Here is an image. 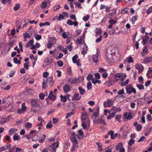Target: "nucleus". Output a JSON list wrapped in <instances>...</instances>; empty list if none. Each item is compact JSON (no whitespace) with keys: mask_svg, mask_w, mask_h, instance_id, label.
<instances>
[{"mask_svg":"<svg viewBox=\"0 0 152 152\" xmlns=\"http://www.w3.org/2000/svg\"><path fill=\"white\" fill-rule=\"evenodd\" d=\"M59 143L58 142L53 143L52 145H48V149L51 152H56V148L59 146Z\"/></svg>","mask_w":152,"mask_h":152,"instance_id":"f257e3e1","label":"nucleus"},{"mask_svg":"<svg viewBox=\"0 0 152 152\" xmlns=\"http://www.w3.org/2000/svg\"><path fill=\"white\" fill-rule=\"evenodd\" d=\"M78 56L77 54H76L72 58V61L74 63L76 64V65L78 66H81V65L80 64V59H78Z\"/></svg>","mask_w":152,"mask_h":152,"instance_id":"f03ea898","label":"nucleus"},{"mask_svg":"<svg viewBox=\"0 0 152 152\" xmlns=\"http://www.w3.org/2000/svg\"><path fill=\"white\" fill-rule=\"evenodd\" d=\"M126 92L128 94H131L132 92L134 94L136 93V89L134 88H132L129 86H126Z\"/></svg>","mask_w":152,"mask_h":152,"instance_id":"7ed1b4c3","label":"nucleus"},{"mask_svg":"<svg viewBox=\"0 0 152 152\" xmlns=\"http://www.w3.org/2000/svg\"><path fill=\"white\" fill-rule=\"evenodd\" d=\"M100 53V51L99 49H97L96 55H93L92 59L93 62L95 63H97L98 62V58Z\"/></svg>","mask_w":152,"mask_h":152,"instance_id":"20e7f679","label":"nucleus"},{"mask_svg":"<svg viewBox=\"0 0 152 152\" xmlns=\"http://www.w3.org/2000/svg\"><path fill=\"white\" fill-rule=\"evenodd\" d=\"M152 61V56L147 57H145L143 60L142 63L147 64L149 62Z\"/></svg>","mask_w":152,"mask_h":152,"instance_id":"39448f33","label":"nucleus"},{"mask_svg":"<svg viewBox=\"0 0 152 152\" xmlns=\"http://www.w3.org/2000/svg\"><path fill=\"white\" fill-rule=\"evenodd\" d=\"M81 98V96H79L78 94H74L72 100L73 101H75L80 100Z\"/></svg>","mask_w":152,"mask_h":152,"instance_id":"423d86ee","label":"nucleus"},{"mask_svg":"<svg viewBox=\"0 0 152 152\" xmlns=\"http://www.w3.org/2000/svg\"><path fill=\"white\" fill-rule=\"evenodd\" d=\"M135 67L136 69L138 70V72L139 73H140L143 70V67L142 65H140L139 64H137Z\"/></svg>","mask_w":152,"mask_h":152,"instance_id":"0eeeda50","label":"nucleus"},{"mask_svg":"<svg viewBox=\"0 0 152 152\" xmlns=\"http://www.w3.org/2000/svg\"><path fill=\"white\" fill-rule=\"evenodd\" d=\"M46 82L47 83H48L50 85L52 86L53 83L54 81L53 79V77H48L47 79H46Z\"/></svg>","mask_w":152,"mask_h":152,"instance_id":"6e6552de","label":"nucleus"},{"mask_svg":"<svg viewBox=\"0 0 152 152\" xmlns=\"http://www.w3.org/2000/svg\"><path fill=\"white\" fill-rule=\"evenodd\" d=\"M94 122L95 124H98L99 123H100L101 124H103L104 125H106V124L104 120L101 118L97 119L96 121H94Z\"/></svg>","mask_w":152,"mask_h":152,"instance_id":"1a4fd4ad","label":"nucleus"},{"mask_svg":"<svg viewBox=\"0 0 152 152\" xmlns=\"http://www.w3.org/2000/svg\"><path fill=\"white\" fill-rule=\"evenodd\" d=\"M122 78V74L121 73H118L115 75V79L116 81H118L120 79Z\"/></svg>","mask_w":152,"mask_h":152,"instance_id":"9d476101","label":"nucleus"},{"mask_svg":"<svg viewBox=\"0 0 152 152\" xmlns=\"http://www.w3.org/2000/svg\"><path fill=\"white\" fill-rule=\"evenodd\" d=\"M53 94V91H51L48 96V98L51 100H55L56 97L55 95Z\"/></svg>","mask_w":152,"mask_h":152,"instance_id":"9b49d317","label":"nucleus"},{"mask_svg":"<svg viewBox=\"0 0 152 152\" xmlns=\"http://www.w3.org/2000/svg\"><path fill=\"white\" fill-rule=\"evenodd\" d=\"M55 29L58 34H60L63 31L61 27L59 26H57L55 27Z\"/></svg>","mask_w":152,"mask_h":152,"instance_id":"f8f14e48","label":"nucleus"},{"mask_svg":"<svg viewBox=\"0 0 152 152\" xmlns=\"http://www.w3.org/2000/svg\"><path fill=\"white\" fill-rule=\"evenodd\" d=\"M124 116L126 119L128 120H130L133 118V117L131 113H127L124 114Z\"/></svg>","mask_w":152,"mask_h":152,"instance_id":"ddd939ff","label":"nucleus"},{"mask_svg":"<svg viewBox=\"0 0 152 152\" xmlns=\"http://www.w3.org/2000/svg\"><path fill=\"white\" fill-rule=\"evenodd\" d=\"M7 103L8 104H10L13 101V99L12 96H9L7 98Z\"/></svg>","mask_w":152,"mask_h":152,"instance_id":"4468645a","label":"nucleus"},{"mask_svg":"<svg viewBox=\"0 0 152 152\" xmlns=\"http://www.w3.org/2000/svg\"><path fill=\"white\" fill-rule=\"evenodd\" d=\"M69 86L68 84H66L63 87V90L66 93L68 92L69 90Z\"/></svg>","mask_w":152,"mask_h":152,"instance_id":"2eb2a0df","label":"nucleus"},{"mask_svg":"<svg viewBox=\"0 0 152 152\" xmlns=\"http://www.w3.org/2000/svg\"><path fill=\"white\" fill-rule=\"evenodd\" d=\"M114 53V52H112L111 49L110 48H108L106 51V56L107 57V56H109V55H112Z\"/></svg>","mask_w":152,"mask_h":152,"instance_id":"dca6fc26","label":"nucleus"},{"mask_svg":"<svg viewBox=\"0 0 152 152\" xmlns=\"http://www.w3.org/2000/svg\"><path fill=\"white\" fill-rule=\"evenodd\" d=\"M17 131V129L15 128H11L9 131V134L12 135Z\"/></svg>","mask_w":152,"mask_h":152,"instance_id":"f3484780","label":"nucleus"},{"mask_svg":"<svg viewBox=\"0 0 152 152\" xmlns=\"http://www.w3.org/2000/svg\"><path fill=\"white\" fill-rule=\"evenodd\" d=\"M30 103L32 107L34 106H38L37 101L35 99H33L31 100V101Z\"/></svg>","mask_w":152,"mask_h":152,"instance_id":"a211bd4d","label":"nucleus"},{"mask_svg":"<svg viewBox=\"0 0 152 152\" xmlns=\"http://www.w3.org/2000/svg\"><path fill=\"white\" fill-rule=\"evenodd\" d=\"M15 43V40H13L12 41H10L9 44H8V50L7 52H8L9 50H10L11 48H12L13 46V44Z\"/></svg>","mask_w":152,"mask_h":152,"instance_id":"6ab92c4d","label":"nucleus"},{"mask_svg":"<svg viewBox=\"0 0 152 152\" xmlns=\"http://www.w3.org/2000/svg\"><path fill=\"white\" fill-rule=\"evenodd\" d=\"M34 40L33 39H31L26 45V48L29 47L30 46H32L33 45Z\"/></svg>","mask_w":152,"mask_h":152,"instance_id":"aec40b11","label":"nucleus"},{"mask_svg":"<svg viewBox=\"0 0 152 152\" xmlns=\"http://www.w3.org/2000/svg\"><path fill=\"white\" fill-rule=\"evenodd\" d=\"M72 143L73 146L71 148V150L72 151H75V149L77 148V147H78V142H76Z\"/></svg>","mask_w":152,"mask_h":152,"instance_id":"412c9836","label":"nucleus"},{"mask_svg":"<svg viewBox=\"0 0 152 152\" xmlns=\"http://www.w3.org/2000/svg\"><path fill=\"white\" fill-rule=\"evenodd\" d=\"M123 144L122 142L118 143L115 147V149L116 150H118L122 148Z\"/></svg>","mask_w":152,"mask_h":152,"instance_id":"4be33fe9","label":"nucleus"},{"mask_svg":"<svg viewBox=\"0 0 152 152\" xmlns=\"http://www.w3.org/2000/svg\"><path fill=\"white\" fill-rule=\"evenodd\" d=\"M78 89L79 91L80 94L82 95H83L84 94V93L85 92V89L81 87H79L78 88Z\"/></svg>","mask_w":152,"mask_h":152,"instance_id":"5701e85b","label":"nucleus"},{"mask_svg":"<svg viewBox=\"0 0 152 152\" xmlns=\"http://www.w3.org/2000/svg\"><path fill=\"white\" fill-rule=\"evenodd\" d=\"M13 139L14 140H20V136L18 135L17 133H15L13 135Z\"/></svg>","mask_w":152,"mask_h":152,"instance_id":"b1692460","label":"nucleus"},{"mask_svg":"<svg viewBox=\"0 0 152 152\" xmlns=\"http://www.w3.org/2000/svg\"><path fill=\"white\" fill-rule=\"evenodd\" d=\"M75 113V111L74 110H72V111L69 113H68L66 115L65 117L66 118H67L69 117L70 116L73 115Z\"/></svg>","mask_w":152,"mask_h":152,"instance_id":"393cba45","label":"nucleus"},{"mask_svg":"<svg viewBox=\"0 0 152 152\" xmlns=\"http://www.w3.org/2000/svg\"><path fill=\"white\" fill-rule=\"evenodd\" d=\"M84 77L82 76L79 77L77 80V83H81L83 81Z\"/></svg>","mask_w":152,"mask_h":152,"instance_id":"a878e982","label":"nucleus"},{"mask_svg":"<svg viewBox=\"0 0 152 152\" xmlns=\"http://www.w3.org/2000/svg\"><path fill=\"white\" fill-rule=\"evenodd\" d=\"M8 120V118H3L1 119L0 121V124H4L7 122V120Z\"/></svg>","mask_w":152,"mask_h":152,"instance_id":"bb28decb","label":"nucleus"},{"mask_svg":"<svg viewBox=\"0 0 152 152\" xmlns=\"http://www.w3.org/2000/svg\"><path fill=\"white\" fill-rule=\"evenodd\" d=\"M70 139L72 143L76 142H78L77 140L76 139L75 136L71 137Z\"/></svg>","mask_w":152,"mask_h":152,"instance_id":"cd10ccee","label":"nucleus"},{"mask_svg":"<svg viewBox=\"0 0 152 152\" xmlns=\"http://www.w3.org/2000/svg\"><path fill=\"white\" fill-rule=\"evenodd\" d=\"M53 62V59L51 58H47V59L45 61V63H47V64H51Z\"/></svg>","mask_w":152,"mask_h":152,"instance_id":"c85d7f7f","label":"nucleus"},{"mask_svg":"<svg viewBox=\"0 0 152 152\" xmlns=\"http://www.w3.org/2000/svg\"><path fill=\"white\" fill-rule=\"evenodd\" d=\"M115 112L112 113L110 115L107 116V119H110L111 118L115 116Z\"/></svg>","mask_w":152,"mask_h":152,"instance_id":"c756f323","label":"nucleus"},{"mask_svg":"<svg viewBox=\"0 0 152 152\" xmlns=\"http://www.w3.org/2000/svg\"><path fill=\"white\" fill-rule=\"evenodd\" d=\"M60 97H61V101L63 102H66V101L67 98H66V97L65 96H62V95H61L60 96Z\"/></svg>","mask_w":152,"mask_h":152,"instance_id":"7c9ffc66","label":"nucleus"},{"mask_svg":"<svg viewBox=\"0 0 152 152\" xmlns=\"http://www.w3.org/2000/svg\"><path fill=\"white\" fill-rule=\"evenodd\" d=\"M50 25V24L48 22H46L44 23H40L39 24L40 26H43L45 25L49 26Z\"/></svg>","mask_w":152,"mask_h":152,"instance_id":"2f4dec72","label":"nucleus"},{"mask_svg":"<svg viewBox=\"0 0 152 152\" xmlns=\"http://www.w3.org/2000/svg\"><path fill=\"white\" fill-rule=\"evenodd\" d=\"M52 121H50L49 123H48L46 125V128L47 129H50L52 127V125L51 124Z\"/></svg>","mask_w":152,"mask_h":152,"instance_id":"473e14b6","label":"nucleus"},{"mask_svg":"<svg viewBox=\"0 0 152 152\" xmlns=\"http://www.w3.org/2000/svg\"><path fill=\"white\" fill-rule=\"evenodd\" d=\"M96 33L97 35H99L102 33L101 30L99 28H96Z\"/></svg>","mask_w":152,"mask_h":152,"instance_id":"72a5a7b5","label":"nucleus"},{"mask_svg":"<svg viewBox=\"0 0 152 152\" xmlns=\"http://www.w3.org/2000/svg\"><path fill=\"white\" fill-rule=\"evenodd\" d=\"M87 88L88 90H90L92 88V84L91 82L87 83Z\"/></svg>","mask_w":152,"mask_h":152,"instance_id":"f704fd0d","label":"nucleus"},{"mask_svg":"<svg viewBox=\"0 0 152 152\" xmlns=\"http://www.w3.org/2000/svg\"><path fill=\"white\" fill-rule=\"evenodd\" d=\"M38 106H34L32 107L31 110L34 112H37L38 109H37Z\"/></svg>","mask_w":152,"mask_h":152,"instance_id":"c9c22d12","label":"nucleus"},{"mask_svg":"<svg viewBox=\"0 0 152 152\" xmlns=\"http://www.w3.org/2000/svg\"><path fill=\"white\" fill-rule=\"evenodd\" d=\"M43 137H41L40 140H39V142L41 143H42L44 141L46 137V136L45 134H43Z\"/></svg>","mask_w":152,"mask_h":152,"instance_id":"e433bc0d","label":"nucleus"},{"mask_svg":"<svg viewBox=\"0 0 152 152\" xmlns=\"http://www.w3.org/2000/svg\"><path fill=\"white\" fill-rule=\"evenodd\" d=\"M129 79H127L124 82V83H123V82H121V86L123 87V86H126V85L127 84L129 83Z\"/></svg>","mask_w":152,"mask_h":152,"instance_id":"4c0bfd02","label":"nucleus"},{"mask_svg":"<svg viewBox=\"0 0 152 152\" xmlns=\"http://www.w3.org/2000/svg\"><path fill=\"white\" fill-rule=\"evenodd\" d=\"M114 101L112 100H108L107 102V103L108 107H111V105L113 104Z\"/></svg>","mask_w":152,"mask_h":152,"instance_id":"58836bf2","label":"nucleus"},{"mask_svg":"<svg viewBox=\"0 0 152 152\" xmlns=\"http://www.w3.org/2000/svg\"><path fill=\"white\" fill-rule=\"evenodd\" d=\"M85 46H86V48H84L83 49V50L81 52V53L82 54L84 55V54H86V51L88 50L87 46L86 45H85Z\"/></svg>","mask_w":152,"mask_h":152,"instance_id":"ea45409f","label":"nucleus"},{"mask_svg":"<svg viewBox=\"0 0 152 152\" xmlns=\"http://www.w3.org/2000/svg\"><path fill=\"white\" fill-rule=\"evenodd\" d=\"M136 130L137 131H139L141 130L142 128V126L141 124L137 125L136 127Z\"/></svg>","mask_w":152,"mask_h":152,"instance_id":"a19ab883","label":"nucleus"},{"mask_svg":"<svg viewBox=\"0 0 152 152\" xmlns=\"http://www.w3.org/2000/svg\"><path fill=\"white\" fill-rule=\"evenodd\" d=\"M26 127L27 128H30L32 127V124L31 123L28 122H27L25 124Z\"/></svg>","mask_w":152,"mask_h":152,"instance_id":"79ce46f5","label":"nucleus"},{"mask_svg":"<svg viewBox=\"0 0 152 152\" xmlns=\"http://www.w3.org/2000/svg\"><path fill=\"white\" fill-rule=\"evenodd\" d=\"M13 62L16 64H20V60L18 61V58L16 57L14 58L13 59Z\"/></svg>","mask_w":152,"mask_h":152,"instance_id":"37998d69","label":"nucleus"},{"mask_svg":"<svg viewBox=\"0 0 152 152\" xmlns=\"http://www.w3.org/2000/svg\"><path fill=\"white\" fill-rule=\"evenodd\" d=\"M116 22V21L113 19H111L109 21V23L112 25H114Z\"/></svg>","mask_w":152,"mask_h":152,"instance_id":"c03bdc74","label":"nucleus"},{"mask_svg":"<svg viewBox=\"0 0 152 152\" xmlns=\"http://www.w3.org/2000/svg\"><path fill=\"white\" fill-rule=\"evenodd\" d=\"M137 86L140 90L144 89V86L143 85H141L140 84H137Z\"/></svg>","mask_w":152,"mask_h":152,"instance_id":"a18cd8bd","label":"nucleus"},{"mask_svg":"<svg viewBox=\"0 0 152 152\" xmlns=\"http://www.w3.org/2000/svg\"><path fill=\"white\" fill-rule=\"evenodd\" d=\"M135 141L133 139H130L129 141L128 144L129 145L131 146L134 143Z\"/></svg>","mask_w":152,"mask_h":152,"instance_id":"49530a36","label":"nucleus"},{"mask_svg":"<svg viewBox=\"0 0 152 152\" xmlns=\"http://www.w3.org/2000/svg\"><path fill=\"white\" fill-rule=\"evenodd\" d=\"M29 57L31 60H34L35 61L37 60V57L36 56L35 57H34V55L33 54H31L29 56Z\"/></svg>","mask_w":152,"mask_h":152,"instance_id":"de8ad7c7","label":"nucleus"},{"mask_svg":"<svg viewBox=\"0 0 152 152\" xmlns=\"http://www.w3.org/2000/svg\"><path fill=\"white\" fill-rule=\"evenodd\" d=\"M25 111H24L21 108V109H18L17 110V112L19 114H21L22 113H24Z\"/></svg>","mask_w":152,"mask_h":152,"instance_id":"09e8293b","label":"nucleus"},{"mask_svg":"<svg viewBox=\"0 0 152 152\" xmlns=\"http://www.w3.org/2000/svg\"><path fill=\"white\" fill-rule=\"evenodd\" d=\"M121 115H117L115 117V119H116L119 122H121V121L119 119L121 118Z\"/></svg>","mask_w":152,"mask_h":152,"instance_id":"8fccbe9b","label":"nucleus"},{"mask_svg":"<svg viewBox=\"0 0 152 152\" xmlns=\"http://www.w3.org/2000/svg\"><path fill=\"white\" fill-rule=\"evenodd\" d=\"M20 7V5L18 4H16L15 6L14 7V10L16 11L18 10Z\"/></svg>","mask_w":152,"mask_h":152,"instance_id":"3c124183","label":"nucleus"},{"mask_svg":"<svg viewBox=\"0 0 152 152\" xmlns=\"http://www.w3.org/2000/svg\"><path fill=\"white\" fill-rule=\"evenodd\" d=\"M47 5V3L46 2H43L40 6L42 8H44L46 7Z\"/></svg>","mask_w":152,"mask_h":152,"instance_id":"603ef678","label":"nucleus"},{"mask_svg":"<svg viewBox=\"0 0 152 152\" xmlns=\"http://www.w3.org/2000/svg\"><path fill=\"white\" fill-rule=\"evenodd\" d=\"M90 18V16L88 15H87L86 16H84L83 17V20L85 21L88 20Z\"/></svg>","mask_w":152,"mask_h":152,"instance_id":"864d4df0","label":"nucleus"},{"mask_svg":"<svg viewBox=\"0 0 152 152\" xmlns=\"http://www.w3.org/2000/svg\"><path fill=\"white\" fill-rule=\"evenodd\" d=\"M23 37L24 39H26V38H29L30 37V36L27 33H25L23 34Z\"/></svg>","mask_w":152,"mask_h":152,"instance_id":"5fc2aeb1","label":"nucleus"},{"mask_svg":"<svg viewBox=\"0 0 152 152\" xmlns=\"http://www.w3.org/2000/svg\"><path fill=\"white\" fill-rule=\"evenodd\" d=\"M128 9V8H126L124 9H122L121 10V12L120 13H127Z\"/></svg>","mask_w":152,"mask_h":152,"instance_id":"6e6d98bb","label":"nucleus"},{"mask_svg":"<svg viewBox=\"0 0 152 152\" xmlns=\"http://www.w3.org/2000/svg\"><path fill=\"white\" fill-rule=\"evenodd\" d=\"M21 108L22 109H23L24 111H25V112L26 111L27 107L25 106V103H22Z\"/></svg>","mask_w":152,"mask_h":152,"instance_id":"4d7b16f0","label":"nucleus"},{"mask_svg":"<svg viewBox=\"0 0 152 152\" xmlns=\"http://www.w3.org/2000/svg\"><path fill=\"white\" fill-rule=\"evenodd\" d=\"M152 12V6L150 7L146 11V13L148 14Z\"/></svg>","mask_w":152,"mask_h":152,"instance_id":"13d9d810","label":"nucleus"},{"mask_svg":"<svg viewBox=\"0 0 152 152\" xmlns=\"http://www.w3.org/2000/svg\"><path fill=\"white\" fill-rule=\"evenodd\" d=\"M46 80L44 79V81L42 83V87L43 88H44L46 87Z\"/></svg>","mask_w":152,"mask_h":152,"instance_id":"bf43d9fd","label":"nucleus"},{"mask_svg":"<svg viewBox=\"0 0 152 152\" xmlns=\"http://www.w3.org/2000/svg\"><path fill=\"white\" fill-rule=\"evenodd\" d=\"M128 60L127 61L128 63H133L134 61L131 56H129L128 58Z\"/></svg>","mask_w":152,"mask_h":152,"instance_id":"052dcab7","label":"nucleus"},{"mask_svg":"<svg viewBox=\"0 0 152 152\" xmlns=\"http://www.w3.org/2000/svg\"><path fill=\"white\" fill-rule=\"evenodd\" d=\"M106 71V69H104L103 68L100 67L99 68V72L101 73H103Z\"/></svg>","mask_w":152,"mask_h":152,"instance_id":"680f3d73","label":"nucleus"},{"mask_svg":"<svg viewBox=\"0 0 152 152\" xmlns=\"http://www.w3.org/2000/svg\"><path fill=\"white\" fill-rule=\"evenodd\" d=\"M81 137H83V132L81 129H79L78 131V134Z\"/></svg>","mask_w":152,"mask_h":152,"instance_id":"e2e57ef3","label":"nucleus"},{"mask_svg":"<svg viewBox=\"0 0 152 152\" xmlns=\"http://www.w3.org/2000/svg\"><path fill=\"white\" fill-rule=\"evenodd\" d=\"M70 18L72 20H76L77 19L76 18V16L75 15L71 14L70 16Z\"/></svg>","mask_w":152,"mask_h":152,"instance_id":"0e129e2a","label":"nucleus"},{"mask_svg":"<svg viewBox=\"0 0 152 152\" xmlns=\"http://www.w3.org/2000/svg\"><path fill=\"white\" fill-rule=\"evenodd\" d=\"M102 35H100L99 37L95 41V42L96 43L99 42L102 40Z\"/></svg>","mask_w":152,"mask_h":152,"instance_id":"69168bd1","label":"nucleus"},{"mask_svg":"<svg viewBox=\"0 0 152 152\" xmlns=\"http://www.w3.org/2000/svg\"><path fill=\"white\" fill-rule=\"evenodd\" d=\"M148 47L147 46L144 47L143 50V53H148Z\"/></svg>","mask_w":152,"mask_h":152,"instance_id":"338daca9","label":"nucleus"},{"mask_svg":"<svg viewBox=\"0 0 152 152\" xmlns=\"http://www.w3.org/2000/svg\"><path fill=\"white\" fill-rule=\"evenodd\" d=\"M58 66L60 67H61L62 66L63 64V63L62 61L59 60L57 62Z\"/></svg>","mask_w":152,"mask_h":152,"instance_id":"774afa93","label":"nucleus"}]
</instances>
